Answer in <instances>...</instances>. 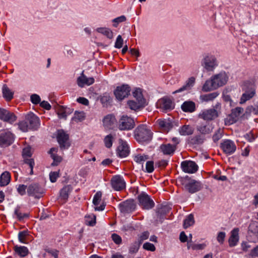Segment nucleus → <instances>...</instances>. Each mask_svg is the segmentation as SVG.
<instances>
[{"label":"nucleus","mask_w":258,"mask_h":258,"mask_svg":"<svg viewBox=\"0 0 258 258\" xmlns=\"http://www.w3.org/2000/svg\"><path fill=\"white\" fill-rule=\"evenodd\" d=\"M115 122V117L112 115H106L103 120V125L108 129L112 128Z\"/></svg>","instance_id":"26"},{"label":"nucleus","mask_w":258,"mask_h":258,"mask_svg":"<svg viewBox=\"0 0 258 258\" xmlns=\"http://www.w3.org/2000/svg\"><path fill=\"white\" fill-rule=\"evenodd\" d=\"M141 245V242L136 240L133 242L130 245L129 248V252L130 253H137Z\"/></svg>","instance_id":"42"},{"label":"nucleus","mask_w":258,"mask_h":258,"mask_svg":"<svg viewBox=\"0 0 258 258\" xmlns=\"http://www.w3.org/2000/svg\"><path fill=\"white\" fill-rule=\"evenodd\" d=\"M222 137V132L220 129L218 130L213 136V140L215 142L219 141Z\"/></svg>","instance_id":"61"},{"label":"nucleus","mask_w":258,"mask_h":258,"mask_svg":"<svg viewBox=\"0 0 258 258\" xmlns=\"http://www.w3.org/2000/svg\"><path fill=\"white\" fill-rule=\"evenodd\" d=\"M226 237V233L225 232L221 231L217 233L216 239L218 242L222 245L224 243Z\"/></svg>","instance_id":"47"},{"label":"nucleus","mask_w":258,"mask_h":258,"mask_svg":"<svg viewBox=\"0 0 258 258\" xmlns=\"http://www.w3.org/2000/svg\"><path fill=\"white\" fill-rule=\"evenodd\" d=\"M134 136L138 142L143 143L151 140L152 134L146 125L141 124L135 129Z\"/></svg>","instance_id":"2"},{"label":"nucleus","mask_w":258,"mask_h":258,"mask_svg":"<svg viewBox=\"0 0 258 258\" xmlns=\"http://www.w3.org/2000/svg\"><path fill=\"white\" fill-rule=\"evenodd\" d=\"M117 152L118 155L121 158H124L128 155L130 149L126 142L121 140H119V145L117 148Z\"/></svg>","instance_id":"20"},{"label":"nucleus","mask_w":258,"mask_h":258,"mask_svg":"<svg viewBox=\"0 0 258 258\" xmlns=\"http://www.w3.org/2000/svg\"><path fill=\"white\" fill-rule=\"evenodd\" d=\"M157 121L160 127L164 131L168 132L172 128V123L169 120L159 119Z\"/></svg>","instance_id":"29"},{"label":"nucleus","mask_w":258,"mask_h":258,"mask_svg":"<svg viewBox=\"0 0 258 258\" xmlns=\"http://www.w3.org/2000/svg\"><path fill=\"white\" fill-rule=\"evenodd\" d=\"M181 183L185 189L191 194H194L201 190V184L199 181L194 179H181Z\"/></svg>","instance_id":"4"},{"label":"nucleus","mask_w":258,"mask_h":258,"mask_svg":"<svg viewBox=\"0 0 258 258\" xmlns=\"http://www.w3.org/2000/svg\"><path fill=\"white\" fill-rule=\"evenodd\" d=\"M86 225L93 226L96 224V216L94 214L87 215L85 217Z\"/></svg>","instance_id":"40"},{"label":"nucleus","mask_w":258,"mask_h":258,"mask_svg":"<svg viewBox=\"0 0 258 258\" xmlns=\"http://www.w3.org/2000/svg\"><path fill=\"white\" fill-rule=\"evenodd\" d=\"M195 78L194 77H190L188 79V80L186 81L185 84L183 85L181 87H180L178 90L174 91L173 94H176L177 93H180L184 91H188L191 89V88L194 86L195 83Z\"/></svg>","instance_id":"24"},{"label":"nucleus","mask_w":258,"mask_h":258,"mask_svg":"<svg viewBox=\"0 0 258 258\" xmlns=\"http://www.w3.org/2000/svg\"><path fill=\"white\" fill-rule=\"evenodd\" d=\"M154 162L152 161H149L146 164V170L148 173H151L154 171Z\"/></svg>","instance_id":"59"},{"label":"nucleus","mask_w":258,"mask_h":258,"mask_svg":"<svg viewBox=\"0 0 258 258\" xmlns=\"http://www.w3.org/2000/svg\"><path fill=\"white\" fill-rule=\"evenodd\" d=\"M194 128L189 125H184L178 129L179 133L181 136H188L194 133Z\"/></svg>","instance_id":"31"},{"label":"nucleus","mask_w":258,"mask_h":258,"mask_svg":"<svg viewBox=\"0 0 258 258\" xmlns=\"http://www.w3.org/2000/svg\"><path fill=\"white\" fill-rule=\"evenodd\" d=\"M144 249L151 251H154L156 249L155 245L150 242H146L143 244Z\"/></svg>","instance_id":"58"},{"label":"nucleus","mask_w":258,"mask_h":258,"mask_svg":"<svg viewBox=\"0 0 258 258\" xmlns=\"http://www.w3.org/2000/svg\"><path fill=\"white\" fill-rule=\"evenodd\" d=\"M27 191L29 196L40 198L43 193V189L37 183H33L28 186Z\"/></svg>","instance_id":"11"},{"label":"nucleus","mask_w":258,"mask_h":258,"mask_svg":"<svg viewBox=\"0 0 258 258\" xmlns=\"http://www.w3.org/2000/svg\"><path fill=\"white\" fill-rule=\"evenodd\" d=\"M95 82L93 77H87L82 72L81 75L77 79V84L80 87H83L85 86H90L93 84Z\"/></svg>","instance_id":"19"},{"label":"nucleus","mask_w":258,"mask_h":258,"mask_svg":"<svg viewBox=\"0 0 258 258\" xmlns=\"http://www.w3.org/2000/svg\"><path fill=\"white\" fill-rule=\"evenodd\" d=\"M123 40L121 36L119 35L116 39L114 47L116 48H120L122 47Z\"/></svg>","instance_id":"60"},{"label":"nucleus","mask_w":258,"mask_h":258,"mask_svg":"<svg viewBox=\"0 0 258 258\" xmlns=\"http://www.w3.org/2000/svg\"><path fill=\"white\" fill-rule=\"evenodd\" d=\"M110 97L107 94H104L100 98V101L103 104H106L108 102H110Z\"/></svg>","instance_id":"63"},{"label":"nucleus","mask_w":258,"mask_h":258,"mask_svg":"<svg viewBox=\"0 0 258 258\" xmlns=\"http://www.w3.org/2000/svg\"><path fill=\"white\" fill-rule=\"evenodd\" d=\"M202 65L207 71H213L218 66V62L214 56L209 55L204 58Z\"/></svg>","instance_id":"8"},{"label":"nucleus","mask_w":258,"mask_h":258,"mask_svg":"<svg viewBox=\"0 0 258 258\" xmlns=\"http://www.w3.org/2000/svg\"><path fill=\"white\" fill-rule=\"evenodd\" d=\"M71 191V187L70 185L63 187L60 191V196L61 198L63 200H67Z\"/></svg>","instance_id":"41"},{"label":"nucleus","mask_w":258,"mask_h":258,"mask_svg":"<svg viewBox=\"0 0 258 258\" xmlns=\"http://www.w3.org/2000/svg\"><path fill=\"white\" fill-rule=\"evenodd\" d=\"M19 128L23 132H27L30 130L27 121H22L19 123Z\"/></svg>","instance_id":"48"},{"label":"nucleus","mask_w":258,"mask_h":258,"mask_svg":"<svg viewBox=\"0 0 258 258\" xmlns=\"http://www.w3.org/2000/svg\"><path fill=\"white\" fill-rule=\"evenodd\" d=\"M148 158V157L146 155L139 154L135 156L134 160L138 163L142 164L147 160Z\"/></svg>","instance_id":"49"},{"label":"nucleus","mask_w":258,"mask_h":258,"mask_svg":"<svg viewBox=\"0 0 258 258\" xmlns=\"http://www.w3.org/2000/svg\"><path fill=\"white\" fill-rule=\"evenodd\" d=\"M3 94L7 101H10L13 98L14 92L5 85L3 87Z\"/></svg>","instance_id":"38"},{"label":"nucleus","mask_w":258,"mask_h":258,"mask_svg":"<svg viewBox=\"0 0 258 258\" xmlns=\"http://www.w3.org/2000/svg\"><path fill=\"white\" fill-rule=\"evenodd\" d=\"M128 107L135 111H138L144 108L146 105L142 104V101L138 102L133 100H128L127 102Z\"/></svg>","instance_id":"25"},{"label":"nucleus","mask_w":258,"mask_h":258,"mask_svg":"<svg viewBox=\"0 0 258 258\" xmlns=\"http://www.w3.org/2000/svg\"><path fill=\"white\" fill-rule=\"evenodd\" d=\"M130 91V87L124 84L117 87L114 91V94L117 100H122L129 95Z\"/></svg>","instance_id":"9"},{"label":"nucleus","mask_w":258,"mask_h":258,"mask_svg":"<svg viewBox=\"0 0 258 258\" xmlns=\"http://www.w3.org/2000/svg\"><path fill=\"white\" fill-rule=\"evenodd\" d=\"M112 187L115 190L119 191L125 187V182L123 177L120 175H115L111 180Z\"/></svg>","instance_id":"14"},{"label":"nucleus","mask_w":258,"mask_h":258,"mask_svg":"<svg viewBox=\"0 0 258 258\" xmlns=\"http://www.w3.org/2000/svg\"><path fill=\"white\" fill-rule=\"evenodd\" d=\"M220 148L227 155L233 154L236 150L234 142L230 140H224L220 144Z\"/></svg>","instance_id":"10"},{"label":"nucleus","mask_w":258,"mask_h":258,"mask_svg":"<svg viewBox=\"0 0 258 258\" xmlns=\"http://www.w3.org/2000/svg\"><path fill=\"white\" fill-rule=\"evenodd\" d=\"M228 76L225 72L212 76L210 79L207 80L204 84L202 90L204 92H208L225 85L228 80Z\"/></svg>","instance_id":"1"},{"label":"nucleus","mask_w":258,"mask_h":258,"mask_svg":"<svg viewBox=\"0 0 258 258\" xmlns=\"http://www.w3.org/2000/svg\"><path fill=\"white\" fill-rule=\"evenodd\" d=\"M115 139V135L114 134H110L106 136L103 140L105 146L107 148H110L112 146L113 142Z\"/></svg>","instance_id":"37"},{"label":"nucleus","mask_w":258,"mask_h":258,"mask_svg":"<svg viewBox=\"0 0 258 258\" xmlns=\"http://www.w3.org/2000/svg\"><path fill=\"white\" fill-rule=\"evenodd\" d=\"M198 130L203 134L210 133L212 131V127L209 124H202L198 127Z\"/></svg>","instance_id":"43"},{"label":"nucleus","mask_w":258,"mask_h":258,"mask_svg":"<svg viewBox=\"0 0 258 258\" xmlns=\"http://www.w3.org/2000/svg\"><path fill=\"white\" fill-rule=\"evenodd\" d=\"M85 118V113L83 111H75L73 119L77 121H81Z\"/></svg>","instance_id":"45"},{"label":"nucleus","mask_w":258,"mask_h":258,"mask_svg":"<svg viewBox=\"0 0 258 258\" xmlns=\"http://www.w3.org/2000/svg\"><path fill=\"white\" fill-rule=\"evenodd\" d=\"M133 95L136 99V101L138 102L142 101V104L146 105V100L144 98L142 90L140 88H136L133 92Z\"/></svg>","instance_id":"30"},{"label":"nucleus","mask_w":258,"mask_h":258,"mask_svg":"<svg viewBox=\"0 0 258 258\" xmlns=\"http://www.w3.org/2000/svg\"><path fill=\"white\" fill-rule=\"evenodd\" d=\"M249 231L253 233L258 237V224L257 223H252L249 226Z\"/></svg>","instance_id":"51"},{"label":"nucleus","mask_w":258,"mask_h":258,"mask_svg":"<svg viewBox=\"0 0 258 258\" xmlns=\"http://www.w3.org/2000/svg\"><path fill=\"white\" fill-rule=\"evenodd\" d=\"M28 232L26 230L21 231L18 234V238L20 242L24 244L27 243L26 237L28 236Z\"/></svg>","instance_id":"44"},{"label":"nucleus","mask_w":258,"mask_h":258,"mask_svg":"<svg viewBox=\"0 0 258 258\" xmlns=\"http://www.w3.org/2000/svg\"><path fill=\"white\" fill-rule=\"evenodd\" d=\"M96 31L106 36L109 39H112L113 37L112 31L108 28L100 27L96 29Z\"/></svg>","instance_id":"36"},{"label":"nucleus","mask_w":258,"mask_h":258,"mask_svg":"<svg viewBox=\"0 0 258 258\" xmlns=\"http://www.w3.org/2000/svg\"><path fill=\"white\" fill-rule=\"evenodd\" d=\"M16 115L12 112L5 109L0 108V119L10 123H13L16 120Z\"/></svg>","instance_id":"17"},{"label":"nucleus","mask_w":258,"mask_h":258,"mask_svg":"<svg viewBox=\"0 0 258 258\" xmlns=\"http://www.w3.org/2000/svg\"><path fill=\"white\" fill-rule=\"evenodd\" d=\"M158 105L164 111L171 110L174 108V103L167 98H163L158 101Z\"/></svg>","instance_id":"18"},{"label":"nucleus","mask_w":258,"mask_h":258,"mask_svg":"<svg viewBox=\"0 0 258 258\" xmlns=\"http://www.w3.org/2000/svg\"><path fill=\"white\" fill-rule=\"evenodd\" d=\"M219 95V94L217 92H214L208 94L201 95L200 98L202 102H209L213 101Z\"/></svg>","instance_id":"32"},{"label":"nucleus","mask_w":258,"mask_h":258,"mask_svg":"<svg viewBox=\"0 0 258 258\" xmlns=\"http://www.w3.org/2000/svg\"><path fill=\"white\" fill-rule=\"evenodd\" d=\"M243 109L240 107H237L232 110V115L238 117L243 113Z\"/></svg>","instance_id":"53"},{"label":"nucleus","mask_w":258,"mask_h":258,"mask_svg":"<svg viewBox=\"0 0 258 258\" xmlns=\"http://www.w3.org/2000/svg\"><path fill=\"white\" fill-rule=\"evenodd\" d=\"M14 135L9 131L0 133V146L7 147L10 145L14 141Z\"/></svg>","instance_id":"12"},{"label":"nucleus","mask_w":258,"mask_h":258,"mask_svg":"<svg viewBox=\"0 0 258 258\" xmlns=\"http://www.w3.org/2000/svg\"><path fill=\"white\" fill-rule=\"evenodd\" d=\"M247 111L249 113L258 115V104L254 106H250L247 108Z\"/></svg>","instance_id":"57"},{"label":"nucleus","mask_w":258,"mask_h":258,"mask_svg":"<svg viewBox=\"0 0 258 258\" xmlns=\"http://www.w3.org/2000/svg\"><path fill=\"white\" fill-rule=\"evenodd\" d=\"M239 240V229L234 228L230 232V235L228 239L229 246L231 247H234L237 245Z\"/></svg>","instance_id":"21"},{"label":"nucleus","mask_w":258,"mask_h":258,"mask_svg":"<svg viewBox=\"0 0 258 258\" xmlns=\"http://www.w3.org/2000/svg\"><path fill=\"white\" fill-rule=\"evenodd\" d=\"M14 214L15 215L19 220H21L23 219L25 217H28L27 214H23L21 212H20V208L19 207H17L15 209Z\"/></svg>","instance_id":"55"},{"label":"nucleus","mask_w":258,"mask_h":258,"mask_svg":"<svg viewBox=\"0 0 258 258\" xmlns=\"http://www.w3.org/2000/svg\"><path fill=\"white\" fill-rule=\"evenodd\" d=\"M11 175L9 172H3L0 176V185L4 186L8 185L10 181Z\"/></svg>","instance_id":"34"},{"label":"nucleus","mask_w":258,"mask_h":258,"mask_svg":"<svg viewBox=\"0 0 258 258\" xmlns=\"http://www.w3.org/2000/svg\"><path fill=\"white\" fill-rule=\"evenodd\" d=\"M71 113L69 109L61 108L58 111V116L59 118L66 119L67 116Z\"/></svg>","instance_id":"46"},{"label":"nucleus","mask_w":258,"mask_h":258,"mask_svg":"<svg viewBox=\"0 0 258 258\" xmlns=\"http://www.w3.org/2000/svg\"><path fill=\"white\" fill-rule=\"evenodd\" d=\"M181 167L182 170L188 173H194L198 169V166L192 161L186 160L181 163Z\"/></svg>","instance_id":"15"},{"label":"nucleus","mask_w":258,"mask_h":258,"mask_svg":"<svg viewBox=\"0 0 258 258\" xmlns=\"http://www.w3.org/2000/svg\"><path fill=\"white\" fill-rule=\"evenodd\" d=\"M101 197L102 194L100 191L97 192L93 197V203L95 206L94 209L95 211H101L105 208V205L104 203H102L99 206L101 201Z\"/></svg>","instance_id":"23"},{"label":"nucleus","mask_w":258,"mask_h":258,"mask_svg":"<svg viewBox=\"0 0 258 258\" xmlns=\"http://www.w3.org/2000/svg\"><path fill=\"white\" fill-rule=\"evenodd\" d=\"M243 90L244 92L241 97L240 104L244 103L254 96L256 93V85L253 83H246Z\"/></svg>","instance_id":"3"},{"label":"nucleus","mask_w":258,"mask_h":258,"mask_svg":"<svg viewBox=\"0 0 258 258\" xmlns=\"http://www.w3.org/2000/svg\"><path fill=\"white\" fill-rule=\"evenodd\" d=\"M57 151V148H52L49 152L51 157L53 160V162L51 163L52 166H57L62 160L61 157L56 154Z\"/></svg>","instance_id":"28"},{"label":"nucleus","mask_w":258,"mask_h":258,"mask_svg":"<svg viewBox=\"0 0 258 258\" xmlns=\"http://www.w3.org/2000/svg\"><path fill=\"white\" fill-rule=\"evenodd\" d=\"M195 220L194 216L192 214H189L184 220L183 222V227L186 229L190 226L194 225Z\"/></svg>","instance_id":"39"},{"label":"nucleus","mask_w":258,"mask_h":258,"mask_svg":"<svg viewBox=\"0 0 258 258\" xmlns=\"http://www.w3.org/2000/svg\"><path fill=\"white\" fill-rule=\"evenodd\" d=\"M119 210L121 213H130L134 211L136 209V204L133 200H128L118 205Z\"/></svg>","instance_id":"13"},{"label":"nucleus","mask_w":258,"mask_h":258,"mask_svg":"<svg viewBox=\"0 0 258 258\" xmlns=\"http://www.w3.org/2000/svg\"><path fill=\"white\" fill-rule=\"evenodd\" d=\"M27 121L31 130H37L40 126L39 118L34 114L28 115L27 117Z\"/></svg>","instance_id":"22"},{"label":"nucleus","mask_w":258,"mask_h":258,"mask_svg":"<svg viewBox=\"0 0 258 258\" xmlns=\"http://www.w3.org/2000/svg\"><path fill=\"white\" fill-rule=\"evenodd\" d=\"M176 148V145H172L170 144H162L160 146V149L165 155L173 154Z\"/></svg>","instance_id":"27"},{"label":"nucleus","mask_w":258,"mask_h":258,"mask_svg":"<svg viewBox=\"0 0 258 258\" xmlns=\"http://www.w3.org/2000/svg\"><path fill=\"white\" fill-rule=\"evenodd\" d=\"M149 236V233L148 231H145L141 234L139 239L137 240L138 241H140L141 244L144 240L147 239L148 238Z\"/></svg>","instance_id":"64"},{"label":"nucleus","mask_w":258,"mask_h":258,"mask_svg":"<svg viewBox=\"0 0 258 258\" xmlns=\"http://www.w3.org/2000/svg\"><path fill=\"white\" fill-rule=\"evenodd\" d=\"M220 104L217 103L214 108L204 109L201 111L199 116L205 120H212L218 116L217 109L220 107Z\"/></svg>","instance_id":"5"},{"label":"nucleus","mask_w":258,"mask_h":258,"mask_svg":"<svg viewBox=\"0 0 258 258\" xmlns=\"http://www.w3.org/2000/svg\"><path fill=\"white\" fill-rule=\"evenodd\" d=\"M126 20V18L124 16H121L118 17L112 20V22L113 23V26L114 27H117L118 24L120 23L124 22Z\"/></svg>","instance_id":"52"},{"label":"nucleus","mask_w":258,"mask_h":258,"mask_svg":"<svg viewBox=\"0 0 258 258\" xmlns=\"http://www.w3.org/2000/svg\"><path fill=\"white\" fill-rule=\"evenodd\" d=\"M27 185L24 184H19L17 187V192L21 195L24 196L26 194V190L27 189Z\"/></svg>","instance_id":"54"},{"label":"nucleus","mask_w":258,"mask_h":258,"mask_svg":"<svg viewBox=\"0 0 258 258\" xmlns=\"http://www.w3.org/2000/svg\"><path fill=\"white\" fill-rule=\"evenodd\" d=\"M181 109L184 112H193L195 110V104L192 101H185L182 104Z\"/></svg>","instance_id":"35"},{"label":"nucleus","mask_w":258,"mask_h":258,"mask_svg":"<svg viewBox=\"0 0 258 258\" xmlns=\"http://www.w3.org/2000/svg\"><path fill=\"white\" fill-rule=\"evenodd\" d=\"M30 100L31 102L34 104H38L41 102L40 97L36 94L31 95Z\"/></svg>","instance_id":"56"},{"label":"nucleus","mask_w":258,"mask_h":258,"mask_svg":"<svg viewBox=\"0 0 258 258\" xmlns=\"http://www.w3.org/2000/svg\"><path fill=\"white\" fill-rule=\"evenodd\" d=\"M25 163L28 165L30 169V174H33V168L34 166V161L33 159L31 158H25L24 159Z\"/></svg>","instance_id":"50"},{"label":"nucleus","mask_w":258,"mask_h":258,"mask_svg":"<svg viewBox=\"0 0 258 258\" xmlns=\"http://www.w3.org/2000/svg\"><path fill=\"white\" fill-rule=\"evenodd\" d=\"M14 250L21 257H25L29 253L28 249L24 246L16 245L14 246Z\"/></svg>","instance_id":"33"},{"label":"nucleus","mask_w":258,"mask_h":258,"mask_svg":"<svg viewBox=\"0 0 258 258\" xmlns=\"http://www.w3.org/2000/svg\"><path fill=\"white\" fill-rule=\"evenodd\" d=\"M111 238L114 242L116 244L121 243L122 239L121 237L117 234L113 233L111 235Z\"/></svg>","instance_id":"62"},{"label":"nucleus","mask_w":258,"mask_h":258,"mask_svg":"<svg viewBox=\"0 0 258 258\" xmlns=\"http://www.w3.org/2000/svg\"><path fill=\"white\" fill-rule=\"evenodd\" d=\"M135 126L134 119L127 116L123 115L119 121L118 128L120 130H131Z\"/></svg>","instance_id":"7"},{"label":"nucleus","mask_w":258,"mask_h":258,"mask_svg":"<svg viewBox=\"0 0 258 258\" xmlns=\"http://www.w3.org/2000/svg\"><path fill=\"white\" fill-rule=\"evenodd\" d=\"M57 140L61 148L66 149L70 146V144L68 142L69 135L63 131H58Z\"/></svg>","instance_id":"16"},{"label":"nucleus","mask_w":258,"mask_h":258,"mask_svg":"<svg viewBox=\"0 0 258 258\" xmlns=\"http://www.w3.org/2000/svg\"><path fill=\"white\" fill-rule=\"evenodd\" d=\"M139 205L144 210H150L154 207V201L145 192H142L138 196Z\"/></svg>","instance_id":"6"}]
</instances>
